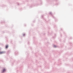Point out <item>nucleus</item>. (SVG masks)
I'll return each instance as SVG.
<instances>
[{"mask_svg": "<svg viewBox=\"0 0 73 73\" xmlns=\"http://www.w3.org/2000/svg\"><path fill=\"white\" fill-rule=\"evenodd\" d=\"M6 71V70H5V69H4L3 70V72H5Z\"/></svg>", "mask_w": 73, "mask_h": 73, "instance_id": "1", "label": "nucleus"}, {"mask_svg": "<svg viewBox=\"0 0 73 73\" xmlns=\"http://www.w3.org/2000/svg\"><path fill=\"white\" fill-rule=\"evenodd\" d=\"M4 53V52H0V54H3Z\"/></svg>", "mask_w": 73, "mask_h": 73, "instance_id": "2", "label": "nucleus"}, {"mask_svg": "<svg viewBox=\"0 0 73 73\" xmlns=\"http://www.w3.org/2000/svg\"><path fill=\"white\" fill-rule=\"evenodd\" d=\"M8 45H7V46H6V48L7 49V48H8Z\"/></svg>", "mask_w": 73, "mask_h": 73, "instance_id": "3", "label": "nucleus"}, {"mask_svg": "<svg viewBox=\"0 0 73 73\" xmlns=\"http://www.w3.org/2000/svg\"><path fill=\"white\" fill-rule=\"evenodd\" d=\"M54 47H56V46H54Z\"/></svg>", "mask_w": 73, "mask_h": 73, "instance_id": "4", "label": "nucleus"}]
</instances>
